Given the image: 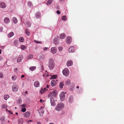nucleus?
<instances>
[{"instance_id": "f257e3e1", "label": "nucleus", "mask_w": 124, "mask_h": 124, "mask_svg": "<svg viewBox=\"0 0 124 124\" xmlns=\"http://www.w3.org/2000/svg\"><path fill=\"white\" fill-rule=\"evenodd\" d=\"M54 66V61L52 59H50L48 61V67L50 70L53 69Z\"/></svg>"}, {"instance_id": "f03ea898", "label": "nucleus", "mask_w": 124, "mask_h": 124, "mask_svg": "<svg viewBox=\"0 0 124 124\" xmlns=\"http://www.w3.org/2000/svg\"><path fill=\"white\" fill-rule=\"evenodd\" d=\"M64 105L62 103H59L55 107V109L57 111H59L61 110L64 107Z\"/></svg>"}, {"instance_id": "7ed1b4c3", "label": "nucleus", "mask_w": 124, "mask_h": 124, "mask_svg": "<svg viewBox=\"0 0 124 124\" xmlns=\"http://www.w3.org/2000/svg\"><path fill=\"white\" fill-rule=\"evenodd\" d=\"M62 73L63 75L66 77L68 76L69 74V71L68 69L65 68L62 71Z\"/></svg>"}, {"instance_id": "20e7f679", "label": "nucleus", "mask_w": 124, "mask_h": 124, "mask_svg": "<svg viewBox=\"0 0 124 124\" xmlns=\"http://www.w3.org/2000/svg\"><path fill=\"white\" fill-rule=\"evenodd\" d=\"M57 94V92L56 90L53 91L49 93L48 95V96L55 97L56 96Z\"/></svg>"}, {"instance_id": "39448f33", "label": "nucleus", "mask_w": 124, "mask_h": 124, "mask_svg": "<svg viewBox=\"0 0 124 124\" xmlns=\"http://www.w3.org/2000/svg\"><path fill=\"white\" fill-rule=\"evenodd\" d=\"M64 93H64L63 92H62L60 94V96L61 100L62 101L65 100V95Z\"/></svg>"}, {"instance_id": "423d86ee", "label": "nucleus", "mask_w": 124, "mask_h": 124, "mask_svg": "<svg viewBox=\"0 0 124 124\" xmlns=\"http://www.w3.org/2000/svg\"><path fill=\"white\" fill-rule=\"evenodd\" d=\"M12 90L13 92H16L17 91L18 88V87L16 84H13L12 87Z\"/></svg>"}, {"instance_id": "0eeeda50", "label": "nucleus", "mask_w": 124, "mask_h": 124, "mask_svg": "<svg viewBox=\"0 0 124 124\" xmlns=\"http://www.w3.org/2000/svg\"><path fill=\"white\" fill-rule=\"evenodd\" d=\"M41 108L40 109L38 110V112L40 116L41 117H42L43 116L44 113V111L42 108L41 107Z\"/></svg>"}, {"instance_id": "6e6552de", "label": "nucleus", "mask_w": 124, "mask_h": 124, "mask_svg": "<svg viewBox=\"0 0 124 124\" xmlns=\"http://www.w3.org/2000/svg\"><path fill=\"white\" fill-rule=\"evenodd\" d=\"M50 100L51 105L53 106H54L55 105V103L53 97H51Z\"/></svg>"}, {"instance_id": "1a4fd4ad", "label": "nucleus", "mask_w": 124, "mask_h": 124, "mask_svg": "<svg viewBox=\"0 0 124 124\" xmlns=\"http://www.w3.org/2000/svg\"><path fill=\"white\" fill-rule=\"evenodd\" d=\"M6 7V4L4 2H0V7L1 8H4Z\"/></svg>"}, {"instance_id": "9d476101", "label": "nucleus", "mask_w": 124, "mask_h": 124, "mask_svg": "<svg viewBox=\"0 0 124 124\" xmlns=\"http://www.w3.org/2000/svg\"><path fill=\"white\" fill-rule=\"evenodd\" d=\"M72 41L71 38L70 37L68 36L67 37L66 39V42L68 44H70L71 42Z\"/></svg>"}, {"instance_id": "9b49d317", "label": "nucleus", "mask_w": 124, "mask_h": 124, "mask_svg": "<svg viewBox=\"0 0 124 124\" xmlns=\"http://www.w3.org/2000/svg\"><path fill=\"white\" fill-rule=\"evenodd\" d=\"M51 50L52 53L53 54H55L56 52V48L55 47H52L51 48Z\"/></svg>"}, {"instance_id": "f8f14e48", "label": "nucleus", "mask_w": 124, "mask_h": 124, "mask_svg": "<svg viewBox=\"0 0 124 124\" xmlns=\"http://www.w3.org/2000/svg\"><path fill=\"white\" fill-rule=\"evenodd\" d=\"M75 51L74 47L73 46L70 47L69 49V51L70 53L73 52Z\"/></svg>"}, {"instance_id": "ddd939ff", "label": "nucleus", "mask_w": 124, "mask_h": 124, "mask_svg": "<svg viewBox=\"0 0 124 124\" xmlns=\"http://www.w3.org/2000/svg\"><path fill=\"white\" fill-rule=\"evenodd\" d=\"M73 64V62L71 60H69L67 62V65L68 66H71Z\"/></svg>"}, {"instance_id": "4468645a", "label": "nucleus", "mask_w": 124, "mask_h": 124, "mask_svg": "<svg viewBox=\"0 0 124 124\" xmlns=\"http://www.w3.org/2000/svg\"><path fill=\"white\" fill-rule=\"evenodd\" d=\"M4 22L6 23H8L10 21V19L8 17H6L4 20Z\"/></svg>"}, {"instance_id": "2eb2a0df", "label": "nucleus", "mask_w": 124, "mask_h": 124, "mask_svg": "<svg viewBox=\"0 0 124 124\" xmlns=\"http://www.w3.org/2000/svg\"><path fill=\"white\" fill-rule=\"evenodd\" d=\"M35 16L36 18L37 19L40 18L41 17L40 13L39 12H37L36 13Z\"/></svg>"}, {"instance_id": "dca6fc26", "label": "nucleus", "mask_w": 124, "mask_h": 124, "mask_svg": "<svg viewBox=\"0 0 124 124\" xmlns=\"http://www.w3.org/2000/svg\"><path fill=\"white\" fill-rule=\"evenodd\" d=\"M23 55H20L19 57L18 58L17 60V62H20L23 59Z\"/></svg>"}, {"instance_id": "f3484780", "label": "nucleus", "mask_w": 124, "mask_h": 124, "mask_svg": "<svg viewBox=\"0 0 124 124\" xmlns=\"http://www.w3.org/2000/svg\"><path fill=\"white\" fill-rule=\"evenodd\" d=\"M34 86L36 87H38L39 86V82L38 81H35L34 83Z\"/></svg>"}, {"instance_id": "a211bd4d", "label": "nucleus", "mask_w": 124, "mask_h": 124, "mask_svg": "<svg viewBox=\"0 0 124 124\" xmlns=\"http://www.w3.org/2000/svg\"><path fill=\"white\" fill-rule=\"evenodd\" d=\"M51 85L52 86H54L56 85V82L54 80H52L51 82Z\"/></svg>"}, {"instance_id": "6ab92c4d", "label": "nucleus", "mask_w": 124, "mask_h": 124, "mask_svg": "<svg viewBox=\"0 0 124 124\" xmlns=\"http://www.w3.org/2000/svg\"><path fill=\"white\" fill-rule=\"evenodd\" d=\"M66 37V35L64 33H63L60 35V38L62 39H64Z\"/></svg>"}, {"instance_id": "aec40b11", "label": "nucleus", "mask_w": 124, "mask_h": 124, "mask_svg": "<svg viewBox=\"0 0 124 124\" xmlns=\"http://www.w3.org/2000/svg\"><path fill=\"white\" fill-rule=\"evenodd\" d=\"M30 114L29 112H27L25 113L24 115V116L26 118H28Z\"/></svg>"}, {"instance_id": "412c9836", "label": "nucleus", "mask_w": 124, "mask_h": 124, "mask_svg": "<svg viewBox=\"0 0 124 124\" xmlns=\"http://www.w3.org/2000/svg\"><path fill=\"white\" fill-rule=\"evenodd\" d=\"M47 90L45 88H44L43 89L42 88L40 92V93L42 94L46 91Z\"/></svg>"}, {"instance_id": "4be33fe9", "label": "nucleus", "mask_w": 124, "mask_h": 124, "mask_svg": "<svg viewBox=\"0 0 124 124\" xmlns=\"http://www.w3.org/2000/svg\"><path fill=\"white\" fill-rule=\"evenodd\" d=\"M54 42L55 44H58L59 42L58 41V38H55L54 40Z\"/></svg>"}, {"instance_id": "5701e85b", "label": "nucleus", "mask_w": 124, "mask_h": 124, "mask_svg": "<svg viewBox=\"0 0 124 124\" xmlns=\"http://www.w3.org/2000/svg\"><path fill=\"white\" fill-rule=\"evenodd\" d=\"M12 20L13 23H16L17 22V21L16 18L15 17H13L12 19Z\"/></svg>"}, {"instance_id": "b1692460", "label": "nucleus", "mask_w": 124, "mask_h": 124, "mask_svg": "<svg viewBox=\"0 0 124 124\" xmlns=\"http://www.w3.org/2000/svg\"><path fill=\"white\" fill-rule=\"evenodd\" d=\"M53 1V0H48L46 3V4L47 5H50L52 3Z\"/></svg>"}, {"instance_id": "393cba45", "label": "nucleus", "mask_w": 124, "mask_h": 124, "mask_svg": "<svg viewBox=\"0 0 124 124\" xmlns=\"http://www.w3.org/2000/svg\"><path fill=\"white\" fill-rule=\"evenodd\" d=\"M14 34V33L13 32H11L8 34V37L9 38H10L13 36Z\"/></svg>"}, {"instance_id": "a878e982", "label": "nucleus", "mask_w": 124, "mask_h": 124, "mask_svg": "<svg viewBox=\"0 0 124 124\" xmlns=\"http://www.w3.org/2000/svg\"><path fill=\"white\" fill-rule=\"evenodd\" d=\"M36 67L35 66H32L29 68V69L31 71H34L36 69Z\"/></svg>"}, {"instance_id": "bb28decb", "label": "nucleus", "mask_w": 124, "mask_h": 124, "mask_svg": "<svg viewBox=\"0 0 124 124\" xmlns=\"http://www.w3.org/2000/svg\"><path fill=\"white\" fill-rule=\"evenodd\" d=\"M70 83V81L69 80H67L65 82V84L67 85H69Z\"/></svg>"}, {"instance_id": "cd10ccee", "label": "nucleus", "mask_w": 124, "mask_h": 124, "mask_svg": "<svg viewBox=\"0 0 124 124\" xmlns=\"http://www.w3.org/2000/svg\"><path fill=\"white\" fill-rule=\"evenodd\" d=\"M25 33L28 36L30 34V32L29 31L26 29H25Z\"/></svg>"}, {"instance_id": "c85d7f7f", "label": "nucleus", "mask_w": 124, "mask_h": 124, "mask_svg": "<svg viewBox=\"0 0 124 124\" xmlns=\"http://www.w3.org/2000/svg\"><path fill=\"white\" fill-rule=\"evenodd\" d=\"M18 123L19 124H22L23 123V120L22 119H19Z\"/></svg>"}, {"instance_id": "c756f323", "label": "nucleus", "mask_w": 124, "mask_h": 124, "mask_svg": "<svg viewBox=\"0 0 124 124\" xmlns=\"http://www.w3.org/2000/svg\"><path fill=\"white\" fill-rule=\"evenodd\" d=\"M73 97L72 96H70L69 99V101L70 102V103L72 102L73 101Z\"/></svg>"}, {"instance_id": "7c9ffc66", "label": "nucleus", "mask_w": 124, "mask_h": 124, "mask_svg": "<svg viewBox=\"0 0 124 124\" xmlns=\"http://www.w3.org/2000/svg\"><path fill=\"white\" fill-rule=\"evenodd\" d=\"M9 97V96L8 95H5L4 96V99L6 100Z\"/></svg>"}, {"instance_id": "2f4dec72", "label": "nucleus", "mask_w": 124, "mask_h": 124, "mask_svg": "<svg viewBox=\"0 0 124 124\" xmlns=\"http://www.w3.org/2000/svg\"><path fill=\"white\" fill-rule=\"evenodd\" d=\"M62 19L64 21H66L67 20V19L66 16H64L62 17Z\"/></svg>"}, {"instance_id": "473e14b6", "label": "nucleus", "mask_w": 124, "mask_h": 124, "mask_svg": "<svg viewBox=\"0 0 124 124\" xmlns=\"http://www.w3.org/2000/svg\"><path fill=\"white\" fill-rule=\"evenodd\" d=\"M63 83L62 82H61L60 83L59 86L60 88H62L63 87Z\"/></svg>"}, {"instance_id": "72a5a7b5", "label": "nucleus", "mask_w": 124, "mask_h": 124, "mask_svg": "<svg viewBox=\"0 0 124 124\" xmlns=\"http://www.w3.org/2000/svg\"><path fill=\"white\" fill-rule=\"evenodd\" d=\"M19 41L21 42H23L24 41V39L22 37H21L19 39Z\"/></svg>"}, {"instance_id": "f704fd0d", "label": "nucleus", "mask_w": 124, "mask_h": 124, "mask_svg": "<svg viewBox=\"0 0 124 124\" xmlns=\"http://www.w3.org/2000/svg\"><path fill=\"white\" fill-rule=\"evenodd\" d=\"M26 23L27 25V26L28 27H30L31 26V24L29 22H27Z\"/></svg>"}, {"instance_id": "c9c22d12", "label": "nucleus", "mask_w": 124, "mask_h": 124, "mask_svg": "<svg viewBox=\"0 0 124 124\" xmlns=\"http://www.w3.org/2000/svg\"><path fill=\"white\" fill-rule=\"evenodd\" d=\"M16 78V76L14 75L12 76V80H15Z\"/></svg>"}, {"instance_id": "e433bc0d", "label": "nucleus", "mask_w": 124, "mask_h": 124, "mask_svg": "<svg viewBox=\"0 0 124 124\" xmlns=\"http://www.w3.org/2000/svg\"><path fill=\"white\" fill-rule=\"evenodd\" d=\"M33 57V55L32 54L29 55L28 57V58L29 59L32 58Z\"/></svg>"}, {"instance_id": "4c0bfd02", "label": "nucleus", "mask_w": 124, "mask_h": 124, "mask_svg": "<svg viewBox=\"0 0 124 124\" xmlns=\"http://www.w3.org/2000/svg\"><path fill=\"white\" fill-rule=\"evenodd\" d=\"M25 48V46L23 45H22L21 46V49L23 50Z\"/></svg>"}, {"instance_id": "58836bf2", "label": "nucleus", "mask_w": 124, "mask_h": 124, "mask_svg": "<svg viewBox=\"0 0 124 124\" xmlns=\"http://www.w3.org/2000/svg\"><path fill=\"white\" fill-rule=\"evenodd\" d=\"M22 100L21 99H19L17 101V102L19 103H20L21 102Z\"/></svg>"}, {"instance_id": "ea45409f", "label": "nucleus", "mask_w": 124, "mask_h": 124, "mask_svg": "<svg viewBox=\"0 0 124 124\" xmlns=\"http://www.w3.org/2000/svg\"><path fill=\"white\" fill-rule=\"evenodd\" d=\"M57 77V76L56 75H52L51 78L53 79H56Z\"/></svg>"}, {"instance_id": "a19ab883", "label": "nucleus", "mask_w": 124, "mask_h": 124, "mask_svg": "<svg viewBox=\"0 0 124 124\" xmlns=\"http://www.w3.org/2000/svg\"><path fill=\"white\" fill-rule=\"evenodd\" d=\"M26 106V104H23L21 106V107L22 108H25Z\"/></svg>"}, {"instance_id": "79ce46f5", "label": "nucleus", "mask_w": 124, "mask_h": 124, "mask_svg": "<svg viewBox=\"0 0 124 124\" xmlns=\"http://www.w3.org/2000/svg\"><path fill=\"white\" fill-rule=\"evenodd\" d=\"M34 41L36 43H37V44L41 43H42V42L41 41H37L35 40H34Z\"/></svg>"}, {"instance_id": "37998d69", "label": "nucleus", "mask_w": 124, "mask_h": 124, "mask_svg": "<svg viewBox=\"0 0 124 124\" xmlns=\"http://www.w3.org/2000/svg\"><path fill=\"white\" fill-rule=\"evenodd\" d=\"M26 108H23L22 109L21 111L23 112H25L26 111Z\"/></svg>"}, {"instance_id": "c03bdc74", "label": "nucleus", "mask_w": 124, "mask_h": 124, "mask_svg": "<svg viewBox=\"0 0 124 124\" xmlns=\"http://www.w3.org/2000/svg\"><path fill=\"white\" fill-rule=\"evenodd\" d=\"M58 49L60 51H61L63 49V48L61 46H60L59 47Z\"/></svg>"}, {"instance_id": "a18cd8bd", "label": "nucleus", "mask_w": 124, "mask_h": 124, "mask_svg": "<svg viewBox=\"0 0 124 124\" xmlns=\"http://www.w3.org/2000/svg\"><path fill=\"white\" fill-rule=\"evenodd\" d=\"M2 108H7V106H6V105H3L2 106Z\"/></svg>"}, {"instance_id": "49530a36", "label": "nucleus", "mask_w": 124, "mask_h": 124, "mask_svg": "<svg viewBox=\"0 0 124 124\" xmlns=\"http://www.w3.org/2000/svg\"><path fill=\"white\" fill-rule=\"evenodd\" d=\"M3 77V74L2 73H0V78H2Z\"/></svg>"}, {"instance_id": "de8ad7c7", "label": "nucleus", "mask_w": 124, "mask_h": 124, "mask_svg": "<svg viewBox=\"0 0 124 124\" xmlns=\"http://www.w3.org/2000/svg\"><path fill=\"white\" fill-rule=\"evenodd\" d=\"M18 41L17 40H15L14 41V44L15 45H17V44Z\"/></svg>"}, {"instance_id": "09e8293b", "label": "nucleus", "mask_w": 124, "mask_h": 124, "mask_svg": "<svg viewBox=\"0 0 124 124\" xmlns=\"http://www.w3.org/2000/svg\"><path fill=\"white\" fill-rule=\"evenodd\" d=\"M4 117H2L1 118L0 120L2 121H4Z\"/></svg>"}, {"instance_id": "8fccbe9b", "label": "nucleus", "mask_w": 124, "mask_h": 124, "mask_svg": "<svg viewBox=\"0 0 124 124\" xmlns=\"http://www.w3.org/2000/svg\"><path fill=\"white\" fill-rule=\"evenodd\" d=\"M48 48V47H44L43 48V50L44 51H45L47 50Z\"/></svg>"}, {"instance_id": "3c124183", "label": "nucleus", "mask_w": 124, "mask_h": 124, "mask_svg": "<svg viewBox=\"0 0 124 124\" xmlns=\"http://www.w3.org/2000/svg\"><path fill=\"white\" fill-rule=\"evenodd\" d=\"M57 13L58 14H60V12L59 10H57L56 11Z\"/></svg>"}, {"instance_id": "603ef678", "label": "nucleus", "mask_w": 124, "mask_h": 124, "mask_svg": "<svg viewBox=\"0 0 124 124\" xmlns=\"http://www.w3.org/2000/svg\"><path fill=\"white\" fill-rule=\"evenodd\" d=\"M28 4L29 5H31V3L30 1H29L28 2Z\"/></svg>"}, {"instance_id": "864d4df0", "label": "nucleus", "mask_w": 124, "mask_h": 124, "mask_svg": "<svg viewBox=\"0 0 124 124\" xmlns=\"http://www.w3.org/2000/svg\"><path fill=\"white\" fill-rule=\"evenodd\" d=\"M3 30V28L2 27L0 28V31H2Z\"/></svg>"}, {"instance_id": "5fc2aeb1", "label": "nucleus", "mask_w": 124, "mask_h": 124, "mask_svg": "<svg viewBox=\"0 0 124 124\" xmlns=\"http://www.w3.org/2000/svg\"><path fill=\"white\" fill-rule=\"evenodd\" d=\"M43 76H44V77H47L48 76V75L47 74H46V75H45V74H43Z\"/></svg>"}, {"instance_id": "6e6d98bb", "label": "nucleus", "mask_w": 124, "mask_h": 124, "mask_svg": "<svg viewBox=\"0 0 124 124\" xmlns=\"http://www.w3.org/2000/svg\"><path fill=\"white\" fill-rule=\"evenodd\" d=\"M8 111L9 112V113H10L11 114H13V113L10 111L9 110H8Z\"/></svg>"}, {"instance_id": "4d7b16f0", "label": "nucleus", "mask_w": 124, "mask_h": 124, "mask_svg": "<svg viewBox=\"0 0 124 124\" xmlns=\"http://www.w3.org/2000/svg\"><path fill=\"white\" fill-rule=\"evenodd\" d=\"M32 121V120H29V121H28L27 122H31Z\"/></svg>"}, {"instance_id": "13d9d810", "label": "nucleus", "mask_w": 124, "mask_h": 124, "mask_svg": "<svg viewBox=\"0 0 124 124\" xmlns=\"http://www.w3.org/2000/svg\"><path fill=\"white\" fill-rule=\"evenodd\" d=\"M24 77V75H22L21 76V78H23Z\"/></svg>"}, {"instance_id": "bf43d9fd", "label": "nucleus", "mask_w": 124, "mask_h": 124, "mask_svg": "<svg viewBox=\"0 0 124 124\" xmlns=\"http://www.w3.org/2000/svg\"><path fill=\"white\" fill-rule=\"evenodd\" d=\"M38 124H41V123L40 122H39L37 123Z\"/></svg>"}, {"instance_id": "052dcab7", "label": "nucleus", "mask_w": 124, "mask_h": 124, "mask_svg": "<svg viewBox=\"0 0 124 124\" xmlns=\"http://www.w3.org/2000/svg\"><path fill=\"white\" fill-rule=\"evenodd\" d=\"M2 59V57L1 56H0V60H1Z\"/></svg>"}, {"instance_id": "680f3d73", "label": "nucleus", "mask_w": 124, "mask_h": 124, "mask_svg": "<svg viewBox=\"0 0 124 124\" xmlns=\"http://www.w3.org/2000/svg\"><path fill=\"white\" fill-rule=\"evenodd\" d=\"M49 85H47V88H48L49 87Z\"/></svg>"}, {"instance_id": "e2e57ef3", "label": "nucleus", "mask_w": 124, "mask_h": 124, "mask_svg": "<svg viewBox=\"0 0 124 124\" xmlns=\"http://www.w3.org/2000/svg\"><path fill=\"white\" fill-rule=\"evenodd\" d=\"M42 101H42V100L41 99V100H40V102H41H41H42Z\"/></svg>"}, {"instance_id": "0e129e2a", "label": "nucleus", "mask_w": 124, "mask_h": 124, "mask_svg": "<svg viewBox=\"0 0 124 124\" xmlns=\"http://www.w3.org/2000/svg\"><path fill=\"white\" fill-rule=\"evenodd\" d=\"M2 50L1 49L0 50V54H1V53Z\"/></svg>"}, {"instance_id": "69168bd1", "label": "nucleus", "mask_w": 124, "mask_h": 124, "mask_svg": "<svg viewBox=\"0 0 124 124\" xmlns=\"http://www.w3.org/2000/svg\"><path fill=\"white\" fill-rule=\"evenodd\" d=\"M17 70V68H16L15 69V71H16Z\"/></svg>"}, {"instance_id": "338daca9", "label": "nucleus", "mask_w": 124, "mask_h": 124, "mask_svg": "<svg viewBox=\"0 0 124 124\" xmlns=\"http://www.w3.org/2000/svg\"><path fill=\"white\" fill-rule=\"evenodd\" d=\"M79 86H77V88H79Z\"/></svg>"}, {"instance_id": "774afa93", "label": "nucleus", "mask_w": 124, "mask_h": 124, "mask_svg": "<svg viewBox=\"0 0 124 124\" xmlns=\"http://www.w3.org/2000/svg\"><path fill=\"white\" fill-rule=\"evenodd\" d=\"M49 124H54L53 123H50Z\"/></svg>"}]
</instances>
